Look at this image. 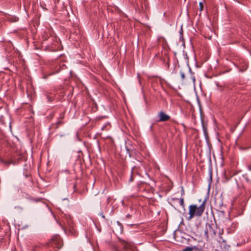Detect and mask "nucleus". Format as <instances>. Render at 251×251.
Wrapping results in <instances>:
<instances>
[{"instance_id":"1","label":"nucleus","mask_w":251,"mask_h":251,"mask_svg":"<svg viewBox=\"0 0 251 251\" xmlns=\"http://www.w3.org/2000/svg\"><path fill=\"white\" fill-rule=\"evenodd\" d=\"M205 201H203L202 203L198 206L196 204H192L189 206V214L188 220H190L195 216L200 217L202 215L205 209Z\"/></svg>"},{"instance_id":"2","label":"nucleus","mask_w":251,"mask_h":251,"mask_svg":"<svg viewBox=\"0 0 251 251\" xmlns=\"http://www.w3.org/2000/svg\"><path fill=\"white\" fill-rule=\"evenodd\" d=\"M50 246L58 249H60L63 246V242L59 235H55L52 237L50 242Z\"/></svg>"},{"instance_id":"3","label":"nucleus","mask_w":251,"mask_h":251,"mask_svg":"<svg viewBox=\"0 0 251 251\" xmlns=\"http://www.w3.org/2000/svg\"><path fill=\"white\" fill-rule=\"evenodd\" d=\"M158 116L159 117V122H166L170 119V116L166 114L163 111H160L158 113Z\"/></svg>"},{"instance_id":"4","label":"nucleus","mask_w":251,"mask_h":251,"mask_svg":"<svg viewBox=\"0 0 251 251\" xmlns=\"http://www.w3.org/2000/svg\"><path fill=\"white\" fill-rule=\"evenodd\" d=\"M177 200L179 201V203H180V205L183 208H184L185 204H184V202L183 198H180V199H177Z\"/></svg>"},{"instance_id":"5","label":"nucleus","mask_w":251,"mask_h":251,"mask_svg":"<svg viewBox=\"0 0 251 251\" xmlns=\"http://www.w3.org/2000/svg\"><path fill=\"white\" fill-rule=\"evenodd\" d=\"M193 250V248L192 247H188L185 249H183L182 251H192Z\"/></svg>"},{"instance_id":"6","label":"nucleus","mask_w":251,"mask_h":251,"mask_svg":"<svg viewBox=\"0 0 251 251\" xmlns=\"http://www.w3.org/2000/svg\"><path fill=\"white\" fill-rule=\"evenodd\" d=\"M203 9V4L202 2L199 3V9L201 11H202Z\"/></svg>"},{"instance_id":"7","label":"nucleus","mask_w":251,"mask_h":251,"mask_svg":"<svg viewBox=\"0 0 251 251\" xmlns=\"http://www.w3.org/2000/svg\"><path fill=\"white\" fill-rule=\"evenodd\" d=\"M204 235L205 236L207 240H208V231L207 228L204 231Z\"/></svg>"},{"instance_id":"8","label":"nucleus","mask_w":251,"mask_h":251,"mask_svg":"<svg viewBox=\"0 0 251 251\" xmlns=\"http://www.w3.org/2000/svg\"><path fill=\"white\" fill-rule=\"evenodd\" d=\"M181 77L182 79H184L185 78V75L184 73L183 72H181Z\"/></svg>"},{"instance_id":"9","label":"nucleus","mask_w":251,"mask_h":251,"mask_svg":"<svg viewBox=\"0 0 251 251\" xmlns=\"http://www.w3.org/2000/svg\"><path fill=\"white\" fill-rule=\"evenodd\" d=\"M126 217H127V218H130V217H131V216H130L129 214H127V215H126Z\"/></svg>"},{"instance_id":"10","label":"nucleus","mask_w":251,"mask_h":251,"mask_svg":"<svg viewBox=\"0 0 251 251\" xmlns=\"http://www.w3.org/2000/svg\"><path fill=\"white\" fill-rule=\"evenodd\" d=\"M130 181H133V177H132V176H131L130 178Z\"/></svg>"}]
</instances>
